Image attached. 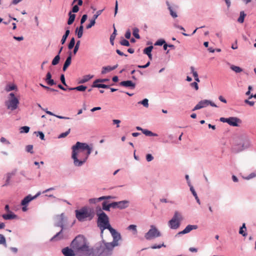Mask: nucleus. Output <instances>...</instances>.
I'll return each mask as SVG.
<instances>
[{
	"label": "nucleus",
	"instance_id": "nucleus-35",
	"mask_svg": "<svg viewBox=\"0 0 256 256\" xmlns=\"http://www.w3.org/2000/svg\"><path fill=\"white\" fill-rule=\"evenodd\" d=\"M116 30L115 28H114V32L110 36V42L112 45H114V40L116 38Z\"/></svg>",
	"mask_w": 256,
	"mask_h": 256
},
{
	"label": "nucleus",
	"instance_id": "nucleus-61",
	"mask_svg": "<svg viewBox=\"0 0 256 256\" xmlns=\"http://www.w3.org/2000/svg\"><path fill=\"white\" fill-rule=\"evenodd\" d=\"M130 36H131V32L130 30H128L125 34V37L126 38L129 39L130 38Z\"/></svg>",
	"mask_w": 256,
	"mask_h": 256
},
{
	"label": "nucleus",
	"instance_id": "nucleus-29",
	"mask_svg": "<svg viewBox=\"0 0 256 256\" xmlns=\"http://www.w3.org/2000/svg\"><path fill=\"white\" fill-rule=\"evenodd\" d=\"M84 26L82 25H80L78 28H76V32L77 33L78 37V38H82L83 34Z\"/></svg>",
	"mask_w": 256,
	"mask_h": 256
},
{
	"label": "nucleus",
	"instance_id": "nucleus-64",
	"mask_svg": "<svg viewBox=\"0 0 256 256\" xmlns=\"http://www.w3.org/2000/svg\"><path fill=\"white\" fill-rule=\"evenodd\" d=\"M79 10V8L78 5L73 6L72 12H77Z\"/></svg>",
	"mask_w": 256,
	"mask_h": 256
},
{
	"label": "nucleus",
	"instance_id": "nucleus-20",
	"mask_svg": "<svg viewBox=\"0 0 256 256\" xmlns=\"http://www.w3.org/2000/svg\"><path fill=\"white\" fill-rule=\"evenodd\" d=\"M129 202L128 200H122L118 202V208L120 209H124L128 206Z\"/></svg>",
	"mask_w": 256,
	"mask_h": 256
},
{
	"label": "nucleus",
	"instance_id": "nucleus-24",
	"mask_svg": "<svg viewBox=\"0 0 256 256\" xmlns=\"http://www.w3.org/2000/svg\"><path fill=\"white\" fill-rule=\"evenodd\" d=\"M93 76L88 74L84 76L78 82L79 84H84L88 82L92 78Z\"/></svg>",
	"mask_w": 256,
	"mask_h": 256
},
{
	"label": "nucleus",
	"instance_id": "nucleus-51",
	"mask_svg": "<svg viewBox=\"0 0 256 256\" xmlns=\"http://www.w3.org/2000/svg\"><path fill=\"white\" fill-rule=\"evenodd\" d=\"M96 24V20H94L93 18L90 21V23L86 26V28L89 29L91 28L92 26H94Z\"/></svg>",
	"mask_w": 256,
	"mask_h": 256
},
{
	"label": "nucleus",
	"instance_id": "nucleus-21",
	"mask_svg": "<svg viewBox=\"0 0 256 256\" xmlns=\"http://www.w3.org/2000/svg\"><path fill=\"white\" fill-rule=\"evenodd\" d=\"M71 61H72V56H71V52H70V54L69 56L67 58L66 60L64 62V65L63 68H62V70L64 71L66 70L67 68L70 64Z\"/></svg>",
	"mask_w": 256,
	"mask_h": 256
},
{
	"label": "nucleus",
	"instance_id": "nucleus-9",
	"mask_svg": "<svg viewBox=\"0 0 256 256\" xmlns=\"http://www.w3.org/2000/svg\"><path fill=\"white\" fill-rule=\"evenodd\" d=\"M238 145L241 147L240 150L248 148L250 146V139L246 136H241Z\"/></svg>",
	"mask_w": 256,
	"mask_h": 256
},
{
	"label": "nucleus",
	"instance_id": "nucleus-62",
	"mask_svg": "<svg viewBox=\"0 0 256 256\" xmlns=\"http://www.w3.org/2000/svg\"><path fill=\"white\" fill-rule=\"evenodd\" d=\"M60 80L66 86H67L66 84V80H65V78H64V74H62L61 76H60Z\"/></svg>",
	"mask_w": 256,
	"mask_h": 256
},
{
	"label": "nucleus",
	"instance_id": "nucleus-47",
	"mask_svg": "<svg viewBox=\"0 0 256 256\" xmlns=\"http://www.w3.org/2000/svg\"><path fill=\"white\" fill-rule=\"evenodd\" d=\"M26 151L28 152H30V154H33V146L32 145H28L26 148Z\"/></svg>",
	"mask_w": 256,
	"mask_h": 256
},
{
	"label": "nucleus",
	"instance_id": "nucleus-5",
	"mask_svg": "<svg viewBox=\"0 0 256 256\" xmlns=\"http://www.w3.org/2000/svg\"><path fill=\"white\" fill-rule=\"evenodd\" d=\"M5 104L8 109L14 110L18 108L19 100L15 96L14 94L12 92L10 94L8 99L6 102Z\"/></svg>",
	"mask_w": 256,
	"mask_h": 256
},
{
	"label": "nucleus",
	"instance_id": "nucleus-38",
	"mask_svg": "<svg viewBox=\"0 0 256 256\" xmlns=\"http://www.w3.org/2000/svg\"><path fill=\"white\" fill-rule=\"evenodd\" d=\"M60 60V56L59 55L56 56L52 61V64L54 66L58 64Z\"/></svg>",
	"mask_w": 256,
	"mask_h": 256
},
{
	"label": "nucleus",
	"instance_id": "nucleus-52",
	"mask_svg": "<svg viewBox=\"0 0 256 256\" xmlns=\"http://www.w3.org/2000/svg\"><path fill=\"white\" fill-rule=\"evenodd\" d=\"M80 44V41L78 40L76 42V44L74 46V51H73V52L74 54H76V53L77 52L78 50V48H79Z\"/></svg>",
	"mask_w": 256,
	"mask_h": 256
},
{
	"label": "nucleus",
	"instance_id": "nucleus-4",
	"mask_svg": "<svg viewBox=\"0 0 256 256\" xmlns=\"http://www.w3.org/2000/svg\"><path fill=\"white\" fill-rule=\"evenodd\" d=\"M76 217L80 222H84L87 219L92 220L94 216V213L92 208L87 206L82 207L80 210H75Z\"/></svg>",
	"mask_w": 256,
	"mask_h": 256
},
{
	"label": "nucleus",
	"instance_id": "nucleus-37",
	"mask_svg": "<svg viewBox=\"0 0 256 256\" xmlns=\"http://www.w3.org/2000/svg\"><path fill=\"white\" fill-rule=\"evenodd\" d=\"M102 209L104 210L110 211V204H108L106 202H104L102 204Z\"/></svg>",
	"mask_w": 256,
	"mask_h": 256
},
{
	"label": "nucleus",
	"instance_id": "nucleus-54",
	"mask_svg": "<svg viewBox=\"0 0 256 256\" xmlns=\"http://www.w3.org/2000/svg\"><path fill=\"white\" fill-rule=\"evenodd\" d=\"M35 134H36V136H39L40 138L42 140H44V135L42 132H35Z\"/></svg>",
	"mask_w": 256,
	"mask_h": 256
},
{
	"label": "nucleus",
	"instance_id": "nucleus-17",
	"mask_svg": "<svg viewBox=\"0 0 256 256\" xmlns=\"http://www.w3.org/2000/svg\"><path fill=\"white\" fill-rule=\"evenodd\" d=\"M121 86H124L126 88H135V84L132 82L131 80L122 81L120 83Z\"/></svg>",
	"mask_w": 256,
	"mask_h": 256
},
{
	"label": "nucleus",
	"instance_id": "nucleus-34",
	"mask_svg": "<svg viewBox=\"0 0 256 256\" xmlns=\"http://www.w3.org/2000/svg\"><path fill=\"white\" fill-rule=\"evenodd\" d=\"M17 88V87L14 84L8 85L6 88V92H10L12 90H15Z\"/></svg>",
	"mask_w": 256,
	"mask_h": 256
},
{
	"label": "nucleus",
	"instance_id": "nucleus-14",
	"mask_svg": "<svg viewBox=\"0 0 256 256\" xmlns=\"http://www.w3.org/2000/svg\"><path fill=\"white\" fill-rule=\"evenodd\" d=\"M62 252L64 256H74L76 255L74 249L69 248L68 247L63 248L62 250Z\"/></svg>",
	"mask_w": 256,
	"mask_h": 256
},
{
	"label": "nucleus",
	"instance_id": "nucleus-32",
	"mask_svg": "<svg viewBox=\"0 0 256 256\" xmlns=\"http://www.w3.org/2000/svg\"><path fill=\"white\" fill-rule=\"evenodd\" d=\"M246 14H244V11H242L240 12V16L238 18V21L240 23H243L244 21V17L246 16Z\"/></svg>",
	"mask_w": 256,
	"mask_h": 256
},
{
	"label": "nucleus",
	"instance_id": "nucleus-6",
	"mask_svg": "<svg viewBox=\"0 0 256 256\" xmlns=\"http://www.w3.org/2000/svg\"><path fill=\"white\" fill-rule=\"evenodd\" d=\"M182 220L181 214L176 212L172 218L168 222V226L172 229H177L180 226Z\"/></svg>",
	"mask_w": 256,
	"mask_h": 256
},
{
	"label": "nucleus",
	"instance_id": "nucleus-23",
	"mask_svg": "<svg viewBox=\"0 0 256 256\" xmlns=\"http://www.w3.org/2000/svg\"><path fill=\"white\" fill-rule=\"evenodd\" d=\"M98 82H96V80L94 81L93 82L92 87L94 88H108L109 86L106 85L104 84H98Z\"/></svg>",
	"mask_w": 256,
	"mask_h": 256
},
{
	"label": "nucleus",
	"instance_id": "nucleus-27",
	"mask_svg": "<svg viewBox=\"0 0 256 256\" xmlns=\"http://www.w3.org/2000/svg\"><path fill=\"white\" fill-rule=\"evenodd\" d=\"M86 86H82V85L79 86L76 88H68V90H77L80 91V92H84V91L86 90Z\"/></svg>",
	"mask_w": 256,
	"mask_h": 256
},
{
	"label": "nucleus",
	"instance_id": "nucleus-11",
	"mask_svg": "<svg viewBox=\"0 0 256 256\" xmlns=\"http://www.w3.org/2000/svg\"><path fill=\"white\" fill-rule=\"evenodd\" d=\"M209 100H203L200 101L193 108L192 110L194 111L197 110L202 108L208 106Z\"/></svg>",
	"mask_w": 256,
	"mask_h": 256
},
{
	"label": "nucleus",
	"instance_id": "nucleus-36",
	"mask_svg": "<svg viewBox=\"0 0 256 256\" xmlns=\"http://www.w3.org/2000/svg\"><path fill=\"white\" fill-rule=\"evenodd\" d=\"M138 32H139V30L138 28H134L132 34H133L134 36L136 38H138V39L140 38V36L138 34Z\"/></svg>",
	"mask_w": 256,
	"mask_h": 256
},
{
	"label": "nucleus",
	"instance_id": "nucleus-55",
	"mask_svg": "<svg viewBox=\"0 0 256 256\" xmlns=\"http://www.w3.org/2000/svg\"><path fill=\"white\" fill-rule=\"evenodd\" d=\"M191 72L193 74L194 77H198V74L197 72L195 70L194 68V66L190 67Z\"/></svg>",
	"mask_w": 256,
	"mask_h": 256
},
{
	"label": "nucleus",
	"instance_id": "nucleus-30",
	"mask_svg": "<svg viewBox=\"0 0 256 256\" xmlns=\"http://www.w3.org/2000/svg\"><path fill=\"white\" fill-rule=\"evenodd\" d=\"M230 68L233 71L235 72L236 73H239L242 71V69L239 66H236L234 65H232L230 66Z\"/></svg>",
	"mask_w": 256,
	"mask_h": 256
},
{
	"label": "nucleus",
	"instance_id": "nucleus-41",
	"mask_svg": "<svg viewBox=\"0 0 256 256\" xmlns=\"http://www.w3.org/2000/svg\"><path fill=\"white\" fill-rule=\"evenodd\" d=\"M0 244H3L5 246H6V238L2 234H0Z\"/></svg>",
	"mask_w": 256,
	"mask_h": 256
},
{
	"label": "nucleus",
	"instance_id": "nucleus-19",
	"mask_svg": "<svg viewBox=\"0 0 256 256\" xmlns=\"http://www.w3.org/2000/svg\"><path fill=\"white\" fill-rule=\"evenodd\" d=\"M118 64L113 66L112 67H111L110 66H104L102 68V74H105L108 72H109L110 71L115 70L116 68H118Z\"/></svg>",
	"mask_w": 256,
	"mask_h": 256
},
{
	"label": "nucleus",
	"instance_id": "nucleus-2",
	"mask_svg": "<svg viewBox=\"0 0 256 256\" xmlns=\"http://www.w3.org/2000/svg\"><path fill=\"white\" fill-rule=\"evenodd\" d=\"M71 246L78 256H89L91 254L86 240L82 236L76 237L72 242Z\"/></svg>",
	"mask_w": 256,
	"mask_h": 256
},
{
	"label": "nucleus",
	"instance_id": "nucleus-3",
	"mask_svg": "<svg viewBox=\"0 0 256 256\" xmlns=\"http://www.w3.org/2000/svg\"><path fill=\"white\" fill-rule=\"evenodd\" d=\"M97 216H98L97 224L100 230L101 236H102L104 230L106 229H108L111 234H114L116 231L111 226L108 216L103 212L98 213Z\"/></svg>",
	"mask_w": 256,
	"mask_h": 256
},
{
	"label": "nucleus",
	"instance_id": "nucleus-12",
	"mask_svg": "<svg viewBox=\"0 0 256 256\" xmlns=\"http://www.w3.org/2000/svg\"><path fill=\"white\" fill-rule=\"evenodd\" d=\"M241 123V120L236 117H230L228 124L233 126H238Z\"/></svg>",
	"mask_w": 256,
	"mask_h": 256
},
{
	"label": "nucleus",
	"instance_id": "nucleus-56",
	"mask_svg": "<svg viewBox=\"0 0 256 256\" xmlns=\"http://www.w3.org/2000/svg\"><path fill=\"white\" fill-rule=\"evenodd\" d=\"M162 246L166 247V245H164V244H159V245L155 244V245L152 246L151 248L152 249L160 248Z\"/></svg>",
	"mask_w": 256,
	"mask_h": 256
},
{
	"label": "nucleus",
	"instance_id": "nucleus-22",
	"mask_svg": "<svg viewBox=\"0 0 256 256\" xmlns=\"http://www.w3.org/2000/svg\"><path fill=\"white\" fill-rule=\"evenodd\" d=\"M15 174H16V172H12L7 174H6V183H5V184H4L2 186H7L8 185L10 184V178H12V177L13 176H14Z\"/></svg>",
	"mask_w": 256,
	"mask_h": 256
},
{
	"label": "nucleus",
	"instance_id": "nucleus-57",
	"mask_svg": "<svg viewBox=\"0 0 256 256\" xmlns=\"http://www.w3.org/2000/svg\"><path fill=\"white\" fill-rule=\"evenodd\" d=\"M87 15L86 14H84L81 18L80 20V24L81 25H82V24L86 22V20L87 19Z\"/></svg>",
	"mask_w": 256,
	"mask_h": 256
},
{
	"label": "nucleus",
	"instance_id": "nucleus-25",
	"mask_svg": "<svg viewBox=\"0 0 256 256\" xmlns=\"http://www.w3.org/2000/svg\"><path fill=\"white\" fill-rule=\"evenodd\" d=\"M166 4L168 6V8L170 12V15L174 18H176L178 16L176 13L174 12L172 8L170 6L168 2H166Z\"/></svg>",
	"mask_w": 256,
	"mask_h": 256
},
{
	"label": "nucleus",
	"instance_id": "nucleus-43",
	"mask_svg": "<svg viewBox=\"0 0 256 256\" xmlns=\"http://www.w3.org/2000/svg\"><path fill=\"white\" fill-rule=\"evenodd\" d=\"M152 48H153V46H148L144 49V53L146 54H150Z\"/></svg>",
	"mask_w": 256,
	"mask_h": 256
},
{
	"label": "nucleus",
	"instance_id": "nucleus-15",
	"mask_svg": "<svg viewBox=\"0 0 256 256\" xmlns=\"http://www.w3.org/2000/svg\"><path fill=\"white\" fill-rule=\"evenodd\" d=\"M17 217V216L12 212H8L6 214H3L2 215V218L4 220H14L16 219Z\"/></svg>",
	"mask_w": 256,
	"mask_h": 256
},
{
	"label": "nucleus",
	"instance_id": "nucleus-53",
	"mask_svg": "<svg viewBox=\"0 0 256 256\" xmlns=\"http://www.w3.org/2000/svg\"><path fill=\"white\" fill-rule=\"evenodd\" d=\"M103 11V10H99L98 11L96 12V14H95L93 16V19L94 20H96L98 18V17L101 14L102 12Z\"/></svg>",
	"mask_w": 256,
	"mask_h": 256
},
{
	"label": "nucleus",
	"instance_id": "nucleus-59",
	"mask_svg": "<svg viewBox=\"0 0 256 256\" xmlns=\"http://www.w3.org/2000/svg\"><path fill=\"white\" fill-rule=\"evenodd\" d=\"M164 43H165V41L164 40H158L156 42L155 45H156V46H162Z\"/></svg>",
	"mask_w": 256,
	"mask_h": 256
},
{
	"label": "nucleus",
	"instance_id": "nucleus-50",
	"mask_svg": "<svg viewBox=\"0 0 256 256\" xmlns=\"http://www.w3.org/2000/svg\"><path fill=\"white\" fill-rule=\"evenodd\" d=\"M120 44L122 46H130V42L128 40L123 39L120 42Z\"/></svg>",
	"mask_w": 256,
	"mask_h": 256
},
{
	"label": "nucleus",
	"instance_id": "nucleus-7",
	"mask_svg": "<svg viewBox=\"0 0 256 256\" xmlns=\"http://www.w3.org/2000/svg\"><path fill=\"white\" fill-rule=\"evenodd\" d=\"M161 236L160 232L154 225L150 226V228L145 234L144 237L146 240H151Z\"/></svg>",
	"mask_w": 256,
	"mask_h": 256
},
{
	"label": "nucleus",
	"instance_id": "nucleus-18",
	"mask_svg": "<svg viewBox=\"0 0 256 256\" xmlns=\"http://www.w3.org/2000/svg\"><path fill=\"white\" fill-rule=\"evenodd\" d=\"M45 80L47 84L50 86L56 84L54 80L52 79V74L50 72H48L46 74Z\"/></svg>",
	"mask_w": 256,
	"mask_h": 256
},
{
	"label": "nucleus",
	"instance_id": "nucleus-13",
	"mask_svg": "<svg viewBox=\"0 0 256 256\" xmlns=\"http://www.w3.org/2000/svg\"><path fill=\"white\" fill-rule=\"evenodd\" d=\"M198 228L196 225H188L186 228L182 231L180 232L178 234H183L190 232L192 230H196Z\"/></svg>",
	"mask_w": 256,
	"mask_h": 256
},
{
	"label": "nucleus",
	"instance_id": "nucleus-16",
	"mask_svg": "<svg viewBox=\"0 0 256 256\" xmlns=\"http://www.w3.org/2000/svg\"><path fill=\"white\" fill-rule=\"evenodd\" d=\"M114 197L112 196H101L99 198H90L89 200V202L90 204H96L102 200H107V199H110V198H113Z\"/></svg>",
	"mask_w": 256,
	"mask_h": 256
},
{
	"label": "nucleus",
	"instance_id": "nucleus-46",
	"mask_svg": "<svg viewBox=\"0 0 256 256\" xmlns=\"http://www.w3.org/2000/svg\"><path fill=\"white\" fill-rule=\"evenodd\" d=\"M128 230H132L134 231V234H137V230H136V225H134V224H131V225H130L128 228Z\"/></svg>",
	"mask_w": 256,
	"mask_h": 256
},
{
	"label": "nucleus",
	"instance_id": "nucleus-1",
	"mask_svg": "<svg viewBox=\"0 0 256 256\" xmlns=\"http://www.w3.org/2000/svg\"><path fill=\"white\" fill-rule=\"evenodd\" d=\"M92 145L78 142L72 146V158L76 166H81L85 162L90 154Z\"/></svg>",
	"mask_w": 256,
	"mask_h": 256
},
{
	"label": "nucleus",
	"instance_id": "nucleus-31",
	"mask_svg": "<svg viewBox=\"0 0 256 256\" xmlns=\"http://www.w3.org/2000/svg\"><path fill=\"white\" fill-rule=\"evenodd\" d=\"M142 133L147 136H158V134H156L153 133L152 132H150L148 130H142Z\"/></svg>",
	"mask_w": 256,
	"mask_h": 256
},
{
	"label": "nucleus",
	"instance_id": "nucleus-42",
	"mask_svg": "<svg viewBox=\"0 0 256 256\" xmlns=\"http://www.w3.org/2000/svg\"><path fill=\"white\" fill-rule=\"evenodd\" d=\"M244 228L246 230V224H243L242 226L240 228L239 233L242 235L243 236H246V232L244 230Z\"/></svg>",
	"mask_w": 256,
	"mask_h": 256
},
{
	"label": "nucleus",
	"instance_id": "nucleus-28",
	"mask_svg": "<svg viewBox=\"0 0 256 256\" xmlns=\"http://www.w3.org/2000/svg\"><path fill=\"white\" fill-rule=\"evenodd\" d=\"M48 114H50V116H54L58 118H60V119H66V120H68V119H70V118H68V117H66V116H58V115H56V114H53L52 112H50V111H48V110H44Z\"/></svg>",
	"mask_w": 256,
	"mask_h": 256
},
{
	"label": "nucleus",
	"instance_id": "nucleus-39",
	"mask_svg": "<svg viewBox=\"0 0 256 256\" xmlns=\"http://www.w3.org/2000/svg\"><path fill=\"white\" fill-rule=\"evenodd\" d=\"M190 191L192 192V194L194 195V196L195 198L196 199L197 202L200 204V200L197 196V194L196 193V192H195L194 188H193V187H191L190 188Z\"/></svg>",
	"mask_w": 256,
	"mask_h": 256
},
{
	"label": "nucleus",
	"instance_id": "nucleus-48",
	"mask_svg": "<svg viewBox=\"0 0 256 256\" xmlns=\"http://www.w3.org/2000/svg\"><path fill=\"white\" fill-rule=\"evenodd\" d=\"M70 129L69 128L68 130H67L65 132L62 133L60 135H59L58 138H63L66 137L70 134Z\"/></svg>",
	"mask_w": 256,
	"mask_h": 256
},
{
	"label": "nucleus",
	"instance_id": "nucleus-26",
	"mask_svg": "<svg viewBox=\"0 0 256 256\" xmlns=\"http://www.w3.org/2000/svg\"><path fill=\"white\" fill-rule=\"evenodd\" d=\"M68 15H69V18L68 21V25H70L74 22L75 20L76 15L74 14H72V12H69Z\"/></svg>",
	"mask_w": 256,
	"mask_h": 256
},
{
	"label": "nucleus",
	"instance_id": "nucleus-60",
	"mask_svg": "<svg viewBox=\"0 0 256 256\" xmlns=\"http://www.w3.org/2000/svg\"><path fill=\"white\" fill-rule=\"evenodd\" d=\"M146 159L148 162H150L154 159V157L150 154H148L146 156Z\"/></svg>",
	"mask_w": 256,
	"mask_h": 256
},
{
	"label": "nucleus",
	"instance_id": "nucleus-8",
	"mask_svg": "<svg viewBox=\"0 0 256 256\" xmlns=\"http://www.w3.org/2000/svg\"><path fill=\"white\" fill-rule=\"evenodd\" d=\"M113 237V242L105 244L106 248L108 250H112L114 248L118 245V241L120 239V235L117 232L114 234H112Z\"/></svg>",
	"mask_w": 256,
	"mask_h": 256
},
{
	"label": "nucleus",
	"instance_id": "nucleus-58",
	"mask_svg": "<svg viewBox=\"0 0 256 256\" xmlns=\"http://www.w3.org/2000/svg\"><path fill=\"white\" fill-rule=\"evenodd\" d=\"M110 206L113 208H118V202L110 204Z\"/></svg>",
	"mask_w": 256,
	"mask_h": 256
},
{
	"label": "nucleus",
	"instance_id": "nucleus-33",
	"mask_svg": "<svg viewBox=\"0 0 256 256\" xmlns=\"http://www.w3.org/2000/svg\"><path fill=\"white\" fill-rule=\"evenodd\" d=\"M70 32V31L69 30H67L66 31L65 34L63 36L62 39L61 40V42L62 44H64L66 42V40Z\"/></svg>",
	"mask_w": 256,
	"mask_h": 256
},
{
	"label": "nucleus",
	"instance_id": "nucleus-40",
	"mask_svg": "<svg viewBox=\"0 0 256 256\" xmlns=\"http://www.w3.org/2000/svg\"><path fill=\"white\" fill-rule=\"evenodd\" d=\"M148 100L147 98L144 99L142 101L139 102H138V104H142L146 108H148Z\"/></svg>",
	"mask_w": 256,
	"mask_h": 256
},
{
	"label": "nucleus",
	"instance_id": "nucleus-63",
	"mask_svg": "<svg viewBox=\"0 0 256 256\" xmlns=\"http://www.w3.org/2000/svg\"><path fill=\"white\" fill-rule=\"evenodd\" d=\"M190 86L192 87H194V88L196 89V90H198V84L196 82H193L191 83Z\"/></svg>",
	"mask_w": 256,
	"mask_h": 256
},
{
	"label": "nucleus",
	"instance_id": "nucleus-44",
	"mask_svg": "<svg viewBox=\"0 0 256 256\" xmlns=\"http://www.w3.org/2000/svg\"><path fill=\"white\" fill-rule=\"evenodd\" d=\"M62 230L60 232L57 233L54 236H53L51 238V240H57L58 239H60L62 238V236H60L61 235V234L62 232Z\"/></svg>",
	"mask_w": 256,
	"mask_h": 256
},
{
	"label": "nucleus",
	"instance_id": "nucleus-45",
	"mask_svg": "<svg viewBox=\"0 0 256 256\" xmlns=\"http://www.w3.org/2000/svg\"><path fill=\"white\" fill-rule=\"evenodd\" d=\"M74 44H75V40H74V38H71L70 41L68 45V48L70 50L74 48Z\"/></svg>",
	"mask_w": 256,
	"mask_h": 256
},
{
	"label": "nucleus",
	"instance_id": "nucleus-10",
	"mask_svg": "<svg viewBox=\"0 0 256 256\" xmlns=\"http://www.w3.org/2000/svg\"><path fill=\"white\" fill-rule=\"evenodd\" d=\"M41 194L40 192H38L34 196H32L30 195H28L25 197L24 200L22 201L21 204L22 206H25L31 200L35 199L38 196Z\"/></svg>",
	"mask_w": 256,
	"mask_h": 256
},
{
	"label": "nucleus",
	"instance_id": "nucleus-49",
	"mask_svg": "<svg viewBox=\"0 0 256 256\" xmlns=\"http://www.w3.org/2000/svg\"><path fill=\"white\" fill-rule=\"evenodd\" d=\"M29 130H30V128L28 126H24L21 127V128H20V132L21 133H22V132L28 133L29 132Z\"/></svg>",
	"mask_w": 256,
	"mask_h": 256
}]
</instances>
